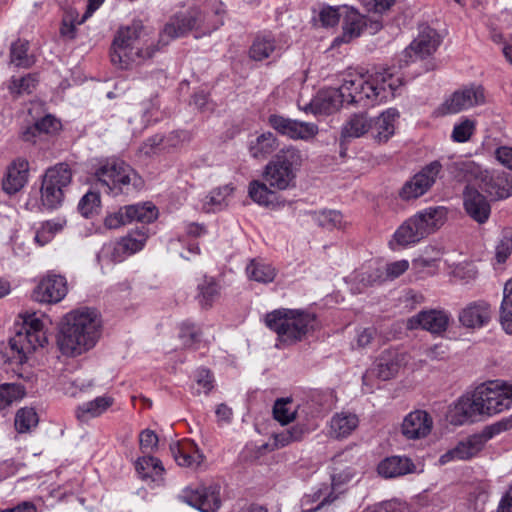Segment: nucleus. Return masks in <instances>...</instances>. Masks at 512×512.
Here are the masks:
<instances>
[{
    "mask_svg": "<svg viewBox=\"0 0 512 512\" xmlns=\"http://www.w3.org/2000/svg\"><path fill=\"white\" fill-rule=\"evenodd\" d=\"M101 333L99 313L79 308L66 314L57 335V345L66 356H77L93 348Z\"/></svg>",
    "mask_w": 512,
    "mask_h": 512,
    "instance_id": "obj_1",
    "label": "nucleus"
},
{
    "mask_svg": "<svg viewBox=\"0 0 512 512\" xmlns=\"http://www.w3.org/2000/svg\"><path fill=\"white\" fill-rule=\"evenodd\" d=\"M223 13L224 7L220 0H210L205 11L194 6L185 12H179L164 26L160 42L167 45L170 40L182 37L190 31H195L196 38L208 35L223 25Z\"/></svg>",
    "mask_w": 512,
    "mask_h": 512,
    "instance_id": "obj_2",
    "label": "nucleus"
},
{
    "mask_svg": "<svg viewBox=\"0 0 512 512\" xmlns=\"http://www.w3.org/2000/svg\"><path fill=\"white\" fill-rule=\"evenodd\" d=\"M401 85L390 69L383 68L367 78L363 75L349 73L344 76V91H350L349 104L373 106L394 96Z\"/></svg>",
    "mask_w": 512,
    "mask_h": 512,
    "instance_id": "obj_3",
    "label": "nucleus"
},
{
    "mask_svg": "<svg viewBox=\"0 0 512 512\" xmlns=\"http://www.w3.org/2000/svg\"><path fill=\"white\" fill-rule=\"evenodd\" d=\"M504 383L489 382L478 386L472 393L460 397L454 405L459 423L473 420L478 415H493L510 407Z\"/></svg>",
    "mask_w": 512,
    "mask_h": 512,
    "instance_id": "obj_4",
    "label": "nucleus"
},
{
    "mask_svg": "<svg viewBox=\"0 0 512 512\" xmlns=\"http://www.w3.org/2000/svg\"><path fill=\"white\" fill-rule=\"evenodd\" d=\"M95 176L112 196L134 195L144 187L143 178L122 160H107L95 171Z\"/></svg>",
    "mask_w": 512,
    "mask_h": 512,
    "instance_id": "obj_5",
    "label": "nucleus"
},
{
    "mask_svg": "<svg viewBox=\"0 0 512 512\" xmlns=\"http://www.w3.org/2000/svg\"><path fill=\"white\" fill-rule=\"evenodd\" d=\"M266 326L274 331L281 342L295 343L301 341L316 324L313 314L292 309H277L265 316Z\"/></svg>",
    "mask_w": 512,
    "mask_h": 512,
    "instance_id": "obj_6",
    "label": "nucleus"
},
{
    "mask_svg": "<svg viewBox=\"0 0 512 512\" xmlns=\"http://www.w3.org/2000/svg\"><path fill=\"white\" fill-rule=\"evenodd\" d=\"M303 161L304 155L301 150L292 145L284 147L265 166L263 180L270 188L276 190L294 187L297 172Z\"/></svg>",
    "mask_w": 512,
    "mask_h": 512,
    "instance_id": "obj_7",
    "label": "nucleus"
},
{
    "mask_svg": "<svg viewBox=\"0 0 512 512\" xmlns=\"http://www.w3.org/2000/svg\"><path fill=\"white\" fill-rule=\"evenodd\" d=\"M46 342L47 337L42 321L35 317H29L9 339L3 356L10 363L23 364L31 353L38 347H43Z\"/></svg>",
    "mask_w": 512,
    "mask_h": 512,
    "instance_id": "obj_8",
    "label": "nucleus"
},
{
    "mask_svg": "<svg viewBox=\"0 0 512 512\" xmlns=\"http://www.w3.org/2000/svg\"><path fill=\"white\" fill-rule=\"evenodd\" d=\"M444 207H428L407 219L394 233L395 241L402 246L418 243L437 231L446 220Z\"/></svg>",
    "mask_w": 512,
    "mask_h": 512,
    "instance_id": "obj_9",
    "label": "nucleus"
},
{
    "mask_svg": "<svg viewBox=\"0 0 512 512\" xmlns=\"http://www.w3.org/2000/svg\"><path fill=\"white\" fill-rule=\"evenodd\" d=\"M143 26L140 21H134L131 25L121 27L113 40L111 47V61L121 69H127L132 63L150 59L154 56L156 49L147 47L136 49L134 44L140 38Z\"/></svg>",
    "mask_w": 512,
    "mask_h": 512,
    "instance_id": "obj_10",
    "label": "nucleus"
},
{
    "mask_svg": "<svg viewBox=\"0 0 512 512\" xmlns=\"http://www.w3.org/2000/svg\"><path fill=\"white\" fill-rule=\"evenodd\" d=\"M342 10L344 11L342 33L334 38L331 48L348 44L359 38L364 32L374 35L383 28V22L379 15H363L348 6H344Z\"/></svg>",
    "mask_w": 512,
    "mask_h": 512,
    "instance_id": "obj_11",
    "label": "nucleus"
},
{
    "mask_svg": "<svg viewBox=\"0 0 512 512\" xmlns=\"http://www.w3.org/2000/svg\"><path fill=\"white\" fill-rule=\"evenodd\" d=\"M72 180V172L65 163L47 169L41 185V203L47 209L61 206L65 190Z\"/></svg>",
    "mask_w": 512,
    "mask_h": 512,
    "instance_id": "obj_12",
    "label": "nucleus"
},
{
    "mask_svg": "<svg viewBox=\"0 0 512 512\" xmlns=\"http://www.w3.org/2000/svg\"><path fill=\"white\" fill-rule=\"evenodd\" d=\"M350 471L343 474H333L331 476V486L323 485L312 494H307L302 498V512H327L328 507L342 493L340 487L352 478Z\"/></svg>",
    "mask_w": 512,
    "mask_h": 512,
    "instance_id": "obj_13",
    "label": "nucleus"
},
{
    "mask_svg": "<svg viewBox=\"0 0 512 512\" xmlns=\"http://www.w3.org/2000/svg\"><path fill=\"white\" fill-rule=\"evenodd\" d=\"M441 171L442 164L437 160L425 165L403 184L399 191V197L404 201H410L423 196L436 183Z\"/></svg>",
    "mask_w": 512,
    "mask_h": 512,
    "instance_id": "obj_14",
    "label": "nucleus"
},
{
    "mask_svg": "<svg viewBox=\"0 0 512 512\" xmlns=\"http://www.w3.org/2000/svg\"><path fill=\"white\" fill-rule=\"evenodd\" d=\"M147 240L144 231H137L122 237L119 241L103 245L98 253V259L114 263L122 262L126 257L140 251Z\"/></svg>",
    "mask_w": 512,
    "mask_h": 512,
    "instance_id": "obj_15",
    "label": "nucleus"
},
{
    "mask_svg": "<svg viewBox=\"0 0 512 512\" xmlns=\"http://www.w3.org/2000/svg\"><path fill=\"white\" fill-rule=\"evenodd\" d=\"M485 103V91L480 85L465 86L456 90L445 102L439 107L441 115L456 114L463 110H467L474 106Z\"/></svg>",
    "mask_w": 512,
    "mask_h": 512,
    "instance_id": "obj_16",
    "label": "nucleus"
},
{
    "mask_svg": "<svg viewBox=\"0 0 512 512\" xmlns=\"http://www.w3.org/2000/svg\"><path fill=\"white\" fill-rule=\"evenodd\" d=\"M182 497L187 504L201 512H217L222 505L221 486L216 483L187 488Z\"/></svg>",
    "mask_w": 512,
    "mask_h": 512,
    "instance_id": "obj_17",
    "label": "nucleus"
},
{
    "mask_svg": "<svg viewBox=\"0 0 512 512\" xmlns=\"http://www.w3.org/2000/svg\"><path fill=\"white\" fill-rule=\"evenodd\" d=\"M441 43L437 31L429 26L421 28L418 36L405 49L406 63L424 60L432 56Z\"/></svg>",
    "mask_w": 512,
    "mask_h": 512,
    "instance_id": "obj_18",
    "label": "nucleus"
},
{
    "mask_svg": "<svg viewBox=\"0 0 512 512\" xmlns=\"http://www.w3.org/2000/svg\"><path fill=\"white\" fill-rule=\"evenodd\" d=\"M350 91H344V78L338 88H328L320 91L311 102L305 106L306 112L314 114H331L338 110L343 103L349 104Z\"/></svg>",
    "mask_w": 512,
    "mask_h": 512,
    "instance_id": "obj_19",
    "label": "nucleus"
},
{
    "mask_svg": "<svg viewBox=\"0 0 512 512\" xmlns=\"http://www.w3.org/2000/svg\"><path fill=\"white\" fill-rule=\"evenodd\" d=\"M268 122L278 133L293 140H309L318 133V127L313 123L292 120L280 115H271Z\"/></svg>",
    "mask_w": 512,
    "mask_h": 512,
    "instance_id": "obj_20",
    "label": "nucleus"
},
{
    "mask_svg": "<svg viewBox=\"0 0 512 512\" xmlns=\"http://www.w3.org/2000/svg\"><path fill=\"white\" fill-rule=\"evenodd\" d=\"M68 287L65 277L48 274L33 291V298L41 303H58L67 294Z\"/></svg>",
    "mask_w": 512,
    "mask_h": 512,
    "instance_id": "obj_21",
    "label": "nucleus"
},
{
    "mask_svg": "<svg viewBox=\"0 0 512 512\" xmlns=\"http://www.w3.org/2000/svg\"><path fill=\"white\" fill-rule=\"evenodd\" d=\"M479 187L495 200L508 198L512 195V175L496 171L481 172Z\"/></svg>",
    "mask_w": 512,
    "mask_h": 512,
    "instance_id": "obj_22",
    "label": "nucleus"
},
{
    "mask_svg": "<svg viewBox=\"0 0 512 512\" xmlns=\"http://www.w3.org/2000/svg\"><path fill=\"white\" fill-rule=\"evenodd\" d=\"M433 427L431 415L424 410H414L405 416L401 432L407 439H422L427 437Z\"/></svg>",
    "mask_w": 512,
    "mask_h": 512,
    "instance_id": "obj_23",
    "label": "nucleus"
},
{
    "mask_svg": "<svg viewBox=\"0 0 512 512\" xmlns=\"http://www.w3.org/2000/svg\"><path fill=\"white\" fill-rule=\"evenodd\" d=\"M449 317L441 310H424L407 320V328L410 330L421 328L434 334H439L447 329Z\"/></svg>",
    "mask_w": 512,
    "mask_h": 512,
    "instance_id": "obj_24",
    "label": "nucleus"
},
{
    "mask_svg": "<svg viewBox=\"0 0 512 512\" xmlns=\"http://www.w3.org/2000/svg\"><path fill=\"white\" fill-rule=\"evenodd\" d=\"M463 204L466 213L479 224H483L488 220L491 213L490 204L485 196L472 185L465 187Z\"/></svg>",
    "mask_w": 512,
    "mask_h": 512,
    "instance_id": "obj_25",
    "label": "nucleus"
},
{
    "mask_svg": "<svg viewBox=\"0 0 512 512\" xmlns=\"http://www.w3.org/2000/svg\"><path fill=\"white\" fill-rule=\"evenodd\" d=\"M29 162L24 158L15 159L7 168L2 188L7 194L19 192L28 182Z\"/></svg>",
    "mask_w": 512,
    "mask_h": 512,
    "instance_id": "obj_26",
    "label": "nucleus"
},
{
    "mask_svg": "<svg viewBox=\"0 0 512 512\" xmlns=\"http://www.w3.org/2000/svg\"><path fill=\"white\" fill-rule=\"evenodd\" d=\"M483 448L484 445L480 438L476 434H473L460 441L454 448L442 454L438 461L440 465H445L452 461L468 460L477 455Z\"/></svg>",
    "mask_w": 512,
    "mask_h": 512,
    "instance_id": "obj_27",
    "label": "nucleus"
},
{
    "mask_svg": "<svg viewBox=\"0 0 512 512\" xmlns=\"http://www.w3.org/2000/svg\"><path fill=\"white\" fill-rule=\"evenodd\" d=\"M491 317V306L485 301H477L462 309L459 314V321L463 326L475 329L487 325Z\"/></svg>",
    "mask_w": 512,
    "mask_h": 512,
    "instance_id": "obj_28",
    "label": "nucleus"
},
{
    "mask_svg": "<svg viewBox=\"0 0 512 512\" xmlns=\"http://www.w3.org/2000/svg\"><path fill=\"white\" fill-rule=\"evenodd\" d=\"M170 451L179 466L196 468L204 456L197 445L191 440H185L170 445Z\"/></svg>",
    "mask_w": 512,
    "mask_h": 512,
    "instance_id": "obj_29",
    "label": "nucleus"
},
{
    "mask_svg": "<svg viewBox=\"0 0 512 512\" xmlns=\"http://www.w3.org/2000/svg\"><path fill=\"white\" fill-rule=\"evenodd\" d=\"M399 118V112L395 108H389L373 119L372 135L379 143L387 142L395 132V122Z\"/></svg>",
    "mask_w": 512,
    "mask_h": 512,
    "instance_id": "obj_30",
    "label": "nucleus"
},
{
    "mask_svg": "<svg viewBox=\"0 0 512 512\" xmlns=\"http://www.w3.org/2000/svg\"><path fill=\"white\" fill-rule=\"evenodd\" d=\"M373 118L366 112L352 114L344 123L341 138L344 140L359 138L372 129Z\"/></svg>",
    "mask_w": 512,
    "mask_h": 512,
    "instance_id": "obj_31",
    "label": "nucleus"
},
{
    "mask_svg": "<svg viewBox=\"0 0 512 512\" xmlns=\"http://www.w3.org/2000/svg\"><path fill=\"white\" fill-rule=\"evenodd\" d=\"M282 48L271 34L258 35L249 50L250 57L255 61H263L272 56L280 55Z\"/></svg>",
    "mask_w": 512,
    "mask_h": 512,
    "instance_id": "obj_32",
    "label": "nucleus"
},
{
    "mask_svg": "<svg viewBox=\"0 0 512 512\" xmlns=\"http://www.w3.org/2000/svg\"><path fill=\"white\" fill-rule=\"evenodd\" d=\"M415 466L407 457L392 456L382 460L378 473L385 478H395L413 472Z\"/></svg>",
    "mask_w": 512,
    "mask_h": 512,
    "instance_id": "obj_33",
    "label": "nucleus"
},
{
    "mask_svg": "<svg viewBox=\"0 0 512 512\" xmlns=\"http://www.w3.org/2000/svg\"><path fill=\"white\" fill-rule=\"evenodd\" d=\"M359 424L356 414L350 412L336 413L330 420V435L334 438L348 437Z\"/></svg>",
    "mask_w": 512,
    "mask_h": 512,
    "instance_id": "obj_34",
    "label": "nucleus"
},
{
    "mask_svg": "<svg viewBox=\"0 0 512 512\" xmlns=\"http://www.w3.org/2000/svg\"><path fill=\"white\" fill-rule=\"evenodd\" d=\"M399 366L397 353L385 350L376 359L372 372L381 380H389L396 375Z\"/></svg>",
    "mask_w": 512,
    "mask_h": 512,
    "instance_id": "obj_35",
    "label": "nucleus"
},
{
    "mask_svg": "<svg viewBox=\"0 0 512 512\" xmlns=\"http://www.w3.org/2000/svg\"><path fill=\"white\" fill-rule=\"evenodd\" d=\"M246 273L250 280L263 284L273 282L277 275L276 269L271 264L259 259L250 261L246 266Z\"/></svg>",
    "mask_w": 512,
    "mask_h": 512,
    "instance_id": "obj_36",
    "label": "nucleus"
},
{
    "mask_svg": "<svg viewBox=\"0 0 512 512\" xmlns=\"http://www.w3.org/2000/svg\"><path fill=\"white\" fill-rule=\"evenodd\" d=\"M29 42L17 39L10 46V64L19 68H30L35 63V57L28 53Z\"/></svg>",
    "mask_w": 512,
    "mask_h": 512,
    "instance_id": "obj_37",
    "label": "nucleus"
},
{
    "mask_svg": "<svg viewBox=\"0 0 512 512\" xmlns=\"http://www.w3.org/2000/svg\"><path fill=\"white\" fill-rule=\"evenodd\" d=\"M113 402V398L109 396L97 397L94 400L79 406L76 410V416L80 420L98 417L112 406Z\"/></svg>",
    "mask_w": 512,
    "mask_h": 512,
    "instance_id": "obj_38",
    "label": "nucleus"
},
{
    "mask_svg": "<svg viewBox=\"0 0 512 512\" xmlns=\"http://www.w3.org/2000/svg\"><path fill=\"white\" fill-rule=\"evenodd\" d=\"M124 210L128 223L132 221L151 223L158 217L157 208L150 202L128 205L124 207Z\"/></svg>",
    "mask_w": 512,
    "mask_h": 512,
    "instance_id": "obj_39",
    "label": "nucleus"
},
{
    "mask_svg": "<svg viewBox=\"0 0 512 512\" xmlns=\"http://www.w3.org/2000/svg\"><path fill=\"white\" fill-rule=\"evenodd\" d=\"M197 299L203 308H210L220 296V285L213 277L204 276L198 284Z\"/></svg>",
    "mask_w": 512,
    "mask_h": 512,
    "instance_id": "obj_40",
    "label": "nucleus"
},
{
    "mask_svg": "<svg viewBox=\"0 0 512 512\" xmlns=\"http://www.w3.org/2000/svg\"><path fill=\"white\" fill-rule=\"evenodd\" d=\"M278 146L277 139L271 132L257 136L249 143V152L254 158H264L271 154Z\"/></svg>",
    "mask_w": 512,
    "mask_h": 512,
    "instance_id": "obj_41",
    "label": "nucleus"
},
{
    "mask_svg": "<svg viewBox=\"0 0 512 512\" xmlns=\"http://www.w3.org/2000/svg\"><path fill=\"white\" fill-rule=\"evenodd\" d=\"M66 223L67 221L63 217H57L43 222L35 234V241L40 246H44L49 243L57 233L64 229Z\"/></svg>",
    "mask_w": 512,
    "mask_h": 512,
    "instance_id": "obj_42",
    "label": "nucleus"
},
{
    "mask_svg": "<svg viewBox=\"0 0 512 512\" xmlns=\"http://www.w3.org/2000/svg\"><path fill=\"white\" fill-rule=\"evenodd\" d=\"M499 321L502 329L512 335V278L504 286Z\"/></svg>",
    "mask_w": 512,
    "mask_h": 512,
    "instance_id": "obj_43",
    "label": "nucleus"
},
{
    "mask_svg": "<svg viewBox=\"0 0 512 512\" xmlns=\"http://www.w3.org/2000/svg\"><path fill=\"white\" fill-rule=\"evenodd\" d=\"M232 192L233 187L230 185H224L213 189L205 198L204 208L208 212L222 210L227 205V198L232 194Z\"/></svg>",
    "mask_w": 512,
    "mask_h": 512,
    "instance_id": "obj_44",
    "label": "nucleus"
},
{
    "mask_svg": "<svg viewBox=\"0 0 512 512\" xmlns=\"http://www.w3.org/2000/svg\"><path fill=\"white\" fill-rule=\"evenodd\" d=\"M296 408L290 398L277 399L273 406V416L281 425H287L296 418Z\"/></svg>",
    "mask_w": 512,
    "mask_h": 512,
    "instance_id": "obj_45",
    "label": "nucleus"
},
{
    "mask_svg": "<svg viewBox=\"0 0 512 512\" xmlns=\"http://www.w3.org/2000/svg\"><path fill=\"white\" fill-rule=\"evenodd\" d=\"M135 468L142 479L159 476L164 471L161 461L152 456H143L136 461Z\"/></svg>",
    "mask_w": 512,
    "mask_h": 512,
    "instance_id": "obj_46",
    "label": "nucleus"
},
{
    "mask_svg": "<svg viewBox=\"0 0 512 512\" xmlns=\"http://www.w3.org/2000/svg\"><path fill=\"white\" fill-rule=\"evenodd\" d=\"M189 140V133L184 130L172 131L166 136L156 135L148 140L151 147L162 146L165 148H176Z\"/></svg>",
    "mask_w": 512,
    "mask_h": 512,
    "instance_id": "obj_47",
    "label": "nucleus"
},
{
    "mask_svg": "<svg viewBox=\"0 0 512 512\" xmlns=\"http://www.w3.org/2000/svg\"><path fill=\"white\" fill-rule=\"evenodd\" d=\"M272 188L264 181L260 182L257 180L252 181L249 184V196L250 198L258 203L259 205L268 206L273 203L275 195L271 190Z\"/></svg>",
    "mask_w": 512,
    "mask_h": 512,
    "instance_id": "obj_48",
    "label": "nucleus"
},
{
    "mask_svg": "<svg viewBox=\"0 0 512 512\" xmlns=\"http://www.w3.org/2000/svg\"><path fill=\"white\" fill-rule=\"evenodd\" d=\"M355 281L361 287H357V291L360 293L362 288L371 287L374 285L381 284L384 281V271L380 267H369L368 269L357 273L354 276Z\"/></svg>",
    "mask_w": 512,
    "mask_h": 512,
    "instance_id": "obj_49",
    "label": "nucleus"
},
{
    "mask_svg": "<svg viewBox=\"0 0 512 512\" xmlns=\"http://www.w3.org/2000/svg\"><path fill=\"white\" fill-rule=\"evenodd\" d=\"M25 394L21 385L5 383L0 385V412L9 407L13 402L20 400Z\"/></svg>",
    "mask_w": 512,
    "mask_h": 512,
    "instance_id": "obj_50",
    "label": "nucleus"
},
{
    "mask_svg": "<svg viewBox=\"0 0 512 512\" xmlns=\"http://www.w3.org/2000/svg\"><path fill=\"white\" fill-rule=\"evenodd\" d=\"M306 433L307 429L303 425L297 424L289 429L275 434V444L277 447H285L293 442L302 440Z\"/></svg>",
    "mask_w": 512,
    "mask_h": 512,
    "instance_id": "obj_51",
    "label": "nucleus"
},
{
    "mask_svg": "<svg viewBox=\"0 0 512 512\" xmlns=\"http://www.w3.org/2000/svg\"><path fill=\"white\" fill-rule=\"evenodd\" d=\"M179 338L186 347H193L202 339V331L198 325L184 321L180 325Z\"/></svg>",
    "mask_w": 512,
    "mask_h": 512,
    "instance_id": "obj_52",
    "label": "nucleus"
},
{
    "mask_svg": "<svg viewBox=\"0 0 512 512\" xmlns=\"http://www.w3.org/2000/svg\"><path fill=\"white\" fill-rule=\"evenodd\" d=\"M38 83L36 74H27L21 78H12L9 90L12 94H30Z\"/></svg>",
    "mask_w": 512,
    "mask_h": 512,
    "instance_id": "obj_53",
    "label": "nucleus"
},
{
    "mask_svg": "<svg viewBox=\"0 0 512 512\" xmlns=\"http://www.w3.org/2000/svg\"><path fill=\"white\" fill-rule=\"evenodd\" d=\"M59 127V122L51 115H46L37 121L34 127L28 128L22 135L25 141H31L32 137L35 136V132L50 133L56 131Z\"/></svg>",
    "mask_w": 512,
    "mask_h": 512,
    "instance_id": "obj_54",
    "label": "nucleus"
},
{
    "mask_svg": "<svg viewBox=\"0 0 512 512\" xmlns=\"http://www.w3.org/2000/svg\"><path fill=\"white\" fill-rule=\"evenodd\" d=\"M38 423V417L34 409L22 408L20 409L15 417V428L20 433L29 431L32 427Z\"/></svg>",
    "mask_w": 512,
    "mask_h": 512,
    "instance_id": "obj_55",
    "label": "nucleus"
},
{
    "mask_svg": "<svg viewBox=\"0 0 512 512\" xmlns=\"http://www.w3.org/2000/svg\"><path fill=\"white\" fill-rule=\"evenodd\" d=\"M317 224L326 229L340 228L343 222V216L336 210H325L315 214Z\"/></svg>",
    "mask_w": 512,
    "mask_h": 512,
    "instance_id": "obj_56",
    "label": "nucleus"
},
{
    "mask_svg": "<svg viewBox=\"0 0 512 512\" xmlns=\"http://www.w3.org/2000/svg\"><path fill=\"white\" fill-rule=\"evenodd\" d=\"M100 205V196L97 192H87L79 201L78 210L84 217L92 215Z\"/></svg>",
    "mask_w": 512,
    "mask_h": 512,
    "instance_id": "obj_57",
    "label": "nucleus"
},
{
    "mask_svg": "<svg viewBox=\"0 0 512 512\" xmlns=\"http://www.w3.org/2000/svg\"><path fill=\"white\" fill-rule=\"evenodd\" d=\"M474 130V122L470 119H465L454 126L451 137L455 142L464 143L471 138Z\"/></svg>",
    "mask_w": 512,
    "mask_h": 512,
    "instance_id": "obj_58",
    "label": "nucleus"
},
{
    "mask_svg": "<svg viewBox=\"0 0 512 512\" xmlns=\"http://www.w3.org/2000/svg\"><path fill=\"white\" fill-rule=\"evenodd\" d=\"M341 7H324L319 13V20L324 27H334L339 23L340 18H343L344 11Z\"/></svg>",
    "mask_w": 512,
    "mask_h": 512,
    "instance_id": "obj_59",
    "label": "nucleus"
},
{
    "mask_svg": "<svg viewBox=\"0 0 512 512\" xmlns=\"http://www.w3.org/2000/svg\"><path fill=\"white\" fill-rule=\"evenodd\" d=\"M512 427V422L509 420H502L497 423L486 426L480 433L476 434L482 444L485 446L486 442L499 435L500 433Z\"/></svg>",
    "mask_w": 512,
    "mask_h": 512,
    "instance_id": "obj_60",
    "label": "nucleus"
},
{
    "mask_svg": "<svg viewBox=\"0 0 512 512\" xmlns=\"http://www.w3.org/2000/svg\"><path fill=\"white\" fill-rule=\"evenodd\" d=\"M365 510L366 512H411L406 503L398 500L382 502Z\"/></svg>",
    "mask_w": 512,
    "mask_h": 512,
    "instance_id": "obj_61",
    "label": "nucleus"
},
{
    "mask_svg": "<svg viewBox=\"0 0 512 512\" xmlns=\"http://www.w3.org/2000/svg\"><path fill=\"white\" fill-rule=\"evenodd\" d=\"M409 268V262L407 260H399L388 263L384 271V281L394 280L402 275Z\"/></svg>",
    "mask_w": 512,
    "mask_h": 512,
    "instance_id": "obj_62",
    "label": "nucleus"
},
{
    "mask_svg": "<svg viewBox=\"0 0 512 512\" xmlns=\"http://www.w3.org/2000/svg\"><path fill=\"white\" fill-rule=\"evenodd\" d=\"M139 445L142 453H151L158 445L157 434L150 430L145 429L139 435Z\"/></svg>",
    "mask_w": 512,
    "mask_h": 512,
    "instance_id": "obj_63",
    "label": "nucleus"
},
{
    "mask_svg": "<svg viewBox=\"0 0 512 512\" xmlns=\"http://www.w3.org/2000/svg\"><path fill=\"white\" fill-rule=\"evenodd\" d=\"M196 383L199 389H197V393L200 394L203 392L204 394H208L214 387L213 378L209 370L207 369H199L196 373Z\"/></svg>",
    "mask_w": 512,
    "mask_h": 512,
    "instance_id": "obj_64",
    "label": "nucleus"
}]
</instances>
